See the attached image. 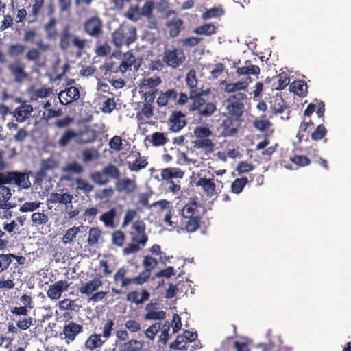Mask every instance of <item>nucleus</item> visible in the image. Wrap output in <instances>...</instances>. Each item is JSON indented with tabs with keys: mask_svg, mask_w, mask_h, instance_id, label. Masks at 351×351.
<instances>
[{
	"mask_svg": "<svg viewBox=\"0 0 351 351\" xmlns=\"http://www.w3.org/2000/svg\"><path fill=\"white\" fill-rule=\"evenodd\" d=\"M197 82L195 71L190 70L186 74V84L190 89L189 97L192 103L189 106L188 109L190 112L197 111L199 117H210L217 110L216 105L213 102H206L202 97L203 93L198 90Z\"/></svg>",
	"mask_w": 351,
	"mask_h": 351,
	"instance_id": "1",
	"label": "nucleus"
},
{
	"mask_svg": "<svg viewBox=\"0 0 351 351\" xmlns=\"http://www.w3.org/2000/svg\"><path fill=\"white\" fill-rule=\"evenodd\" d=\"M198 208L197 197H191L179 210L180 228L181 229L188 232H194L199 229L202 217L197 214Z\"/></svg>",
	"mask_w": 351,
	"mask_h": 351,
	"instance_id": "2",
	"label": "nucleus"
},
{
	"mask_svg": "<svg viewBox=\"0 0 351 351\" xmlns=\"http://www.w3.org/2000/svg\"><path fill=\"white\" fill-rule=\"evenodd\" d=\"M247 99V94L243 92H239L229 96L226 101L225 108L226 112L223 113V116H228L243 120L242 117Z\"/></svg>",
	"mask_w": 351,
	"mask_h": 351,
	"instance_id": "3",
	"label": "nucleus"
},
{
	"mask_svg": "<svg viewBox=\"0 0 351 351\" xmlns=\"http://www.w3.org/2000/svg\"><path fill=\"white\" fill-rule=\"evenodd\" d=\"M112 42L117 47L129 46L136 38V29L133 26H120L112 34Z\"/></svg>",
	"mask_w": 351,
	"mask_h": 351,
	"instance_id": "4",
	"label": "nucleus"
},
{
	"mask_svg": "<svg viewBox=\"0 0 351 351\" xmlns=\"http://www.w3.org/2000/svg\"><path fill=\"white\" fill-rule=\"evenodd\" d=\"M0 184H15L25 189L31 186L29 173L20 171L0 173Z\"/></svg>",
	"mask_w": 351,
	"mask_h": 351,
	"instance_id": "5",
	"label": "nucleus"
},
{
	"mask_svg": "<svg viewBox=\"0 0 351 351\" xmlns=\"http://www.w3.org/2000/svg\"><path fill=\"white\" fill-rule=\"evenodd\" d=\"M186 56L181 49H167L164 51L162 62L171 68L176 69L181 66L185 61Z\"/></svg>",
	"mask_w": 351,
	"mask_h": 351,
	"instance_id": "6",
	"label": "nucleus"
},
{
	"mask_svg": "<svg viewBox=\"0 0 351 351\" xmlns=\"http://www.w3.org/2000/svg\"><path fill=\"white\" fill-rule=\"evenodd\" d=\"M84 331L83 325L73 321H66L60 332V337L64 340L66 343L73 342L76 337Z\"/></svg>",
	"mask_w": 351,
	"mask_h": 351,
	"instance_id": "7",
	"label": "nucleus"
},
{
	"mask_svg": "<svg viewBox=\"0 0 351 351\" xmlns=\"http://www.w3.org/2000/svg\"><path fill=\"white\" fill-rule=\"evenodd\" d=\"M224 117L225 119L220 125L221 135L223 137H230L237 135L243 120L228 116Z\"/></svg>",
	"mask_w": 351,
	"mask_h": 351,
	"instance_id": "8",
	"label": "nucleus"
},
{
	"mask_svg": "<svg viewBox=\"0 0 351 351\" xmlns=\"http://www.w3.org/2000/svg\"><path fill=\"white\" fill-rule=\"evenodd\" d=\"M103 24L97 16H92L86 20L84 23V32L90 36L99 38L103 34Z\"/></svg>",
	"mask_w": 351,
	"mask_h": 351,
	"instance_id": "9",
	"label": "nucleus"
},
{
	"mask_svg": "<svg viewBox=\"0 0 351 351\" xmlns=\"http://www.w3.org/2000/svg\"><path fill=\"white\" fill-rule=\"evenodd\" d=\"M132 230L130 232L131 240L141 246H145L147 242L148 237L145 234V224L141 220H137L132 226Z\"/></svg>",
	"mask_w": 351,
	"mask_h": 351,
	"instance_id": "10",
	"label": "nucleus"
},
{
	"mask_svg": "<svg viewBox=\"0 0 351 351\" xmlns=\"http://www.w3.org/2000/svg\"><path fill=\"white\" fill-rule=\"evenodd\" d=\"M154 8V2L152 0H147L141 9H139L138 6H136L132 10L137 12L139 11V14L145 17L149 21V28L156 29L157 27V22L155 20L153 14Z\"/></svg>",
	"mask_w": 351,
	"mask_h": 351,
	"instance_id": "11",
	"label": "nucleus"
},
{
	"mask_svg": "<svg viewBox=\"0 0 351 351\" xmlns=\"http://www.w3.org/2000/svg\"><path fill=\"white\" fill-rule=\"evenodd\" d=\"M21 302L23 304L22 306H14L10 308L11 313L16 317L26 316L29 311L33 308V301L31 296L23 294L20 298Z\"/></svg>",
	"mask_w": 351,
	"mask_h": 351,
	"instance_id": "12",
	"label": "nucleus"
},
{
	"mask_svg": "<svg viewBox=\"0 0 351 351\" xmlns=\"http://www.w3.org/2000/svg\"><path fill=\"white\" fill-rule=\"evenodd\" d=\"M8 70L17 83H21L28 77V74L25 71V64L19 60L11 63L8 66Z\"/></svg>",
	"mask_w": 351,
	"mask_h": 351,
	"instance_id": "13",
	"label": "nucleus"
},
{
	"mask_svg": "<svg viewBox=\"0 0 351 351\" xmlns=\"http://www.w3.org/2000/svg\"><path fill=\"white\" fill-rule=\"evenodd\" d=\"M186 115L181 111H173L169 118V125L170 130L177 132L180 131L186 125Z\"/></svg>",
	"mask_w": 351,
	"mask_h": 351,
	"instance_id": "14",
	"label": "nucleus"
},
{
	"mask_svg": "<svg viewBox=\"0 0 351 351\" xmlns=\"http://www.w3.org/2000/svg\"><path fill=\"white\" fill-rule=\"evenodd\" d=\"M140 66L141 62H137L134 55L131 51H127L123 56L121 62L119 66V71L124 73L127 71H131L132 66L135 71H137Z\"/></svg>",
	"mask_w": 351,
	"mask_h": 351,
	"instance_id": "15",
	"label": "nucleus"
},
{
	"mask_svg": "<svg viewBox=\"0 0 351 351\" xmlns=\"http://www.w3.org/2000/svg\"><path fill=\"white\" fill-rule=\"evenodd\" d=\"M33 111L32 105L22 101L21 105L14 110L12 114L17 122L23 123L31 117Z\"/></svg>",
	"mask_w": 351,
	"mask_h": 351,
	"instance_id": "16",
	"label": "nucleus"
},
{
	"mask_svg": "<svg viewBox=\"0 0 351 351\" xmlns=\"http://www.w3.org/2000/svg\"><path fill=\"white\" fill-rule=\"evenodd\" d=\"M195 185L198 187H201L202 191L207 197H211L219 193L213 179L206 178L205 177L199 178L195 182Z\"/></svg>",
	"mask_w": 351,
	"mask_h": 351,
	"instance_id": "17",
	"label": "nucleus"
},
{
	"mask_svg": "<svg viewBox=\"0 0 351 351\" xmlns=\"http://www.w3.org/2000/svg\"><path fill=\"white\" fill-rule=\"evenodd\" d=\"M69 283L67 280H58L49 286L47 291V296L51 300L59 299L63 291L68 289Z\"/></svg>",
	"mask_w": 351,
	"mask_h": 351,
	"instance_id": "18",
	"label": "nucleus"
},
{
	"mask_svg": "<svg viewBox=\"0 0 351 351\" xmlns=\"http://www.w3.org/2000/svg\"><path fill=\"white\" fill-rule=\"evenodd\" d=\"M79 89L74 86L66 88L58 94L60 102L62 105H67L80 99Z\"/></svg>",
	"mask_w": 351,
	"mask_h": 351,
	"instance_id": "19",
	"label": "nucleus"
},
{
	"mask_svg": "<svg viewBox=\"0 0 351 351\" xmlns=\"http://www.w3.org/2000/svg\"><path fill=\"white\" fill-rule=\"evenodd\" d=\"M106 341L97 333H92L88 337L84 343V347L86 350L89 351H94L99 349Z\"/></svg>",
	"mask_w": 351,
	"mask_h": 351,
	"instance_id": "20",
	"label": "nucleus"
},
{
	"mask_svg": "<svg viewBox=\"0 0 351 351\" xmlns=\"http://www.w3.org/2000/svg\"><path fill=\"white\" fill-rule=\"evenodd\" d=\"M97 138V134L93 129L86 128L77 132L76 144L84 145L93 143Z\"/></svg>",
	"mask_w": 351,
	"mask_h": 351,
	"instance_id": "21",
	"label": "nucleus"
},
{
	"mask_svg": "<svg viewBox=\"0 0 351 351\" xmlns=\"http://www.w3.org/2000/svg\"><path fill=\"white\" fill-rule=\"evenodd\" d=\"M102 284L101 278L97 277L87 282L82 283L79 287L78 291L81 294L89 296L93 295V292L97 291Z\"/></svg>",
	"mask_w": 351,
	"mask_h": 351,
	"instance_id": "22",
	"label": "nucleus"
},
{
	"mask_svg": "<svg viewBox=\"0 0 351 351\" xmlns=\"http://www.w3.org/2000/svg\"><path fill=\"white\" fill-rule=\"evenodd\" d=\"M178 93L176 88H170L165 92H161L156 99L157 105L159 107L166 106L170 101L176 104Z\"/></svg>",
	"mask_w": 351,
	"mask_h": 351,
	"instance_id": "23",
	"label": "nucleus"
},
{
	"mask_svg": "<svg viewBox=\"0 0 351 351\" xmlns=\"http://www.w3.org/2000/svg\"><path fill=\"white\" fill-rule=\"evenodd\" d=\"M115 189L119 193L124 192L126 194H130L136 189V182L128 178H120L115 183Z\"/></svg>",
	"mask_w": 351,
	"mask_h": 351,
	"instance_id": "24",
	"label": "nucleus"
},
{
	"mask_svg": "<svg viewBox=\"0 0 351 351\" xmlns=\"http://www.w3.org/2000/svg\"><path fill=\"white\" fill-rule=\"evenodd\" d=\"M166 27L169 31V35L171 38L177 37L183 28L184 21L178 17H173L166 22Z\"/></svg>",
	"mask_w": 351,
	"mask_h": 351,
	"instance_id": "25",
	"label": "nucleus"
},
{
	"mask_svg": "<svg viewBox=\"0 0 351 351\" xmlns=\"http://www.w3.org/2000/svg\"><path fill=\"white\" fill-rule=\"evenodd\" d=\"M251 82V77H247L245 80L239 81L234 83H228L225 86L224 91L227 93H237L244 90L247 91L249 82Z\"/></svg>",
	"mask_w": 351,
	"mask_h": 351,
	"instance_id": "26",
	"label": "nucleus"
},
{
	"mask_svg": "<svg viewBox=\"0 0 351 351\" xmlns=\"http://www.w3.org/2000/svg\"><path fill=\"white\" fill-rule=\"evenodd\" d=\"M184 173L178 167H168L161 170L160 176L162 180L166 182L173 181V178L181 179L183 178Z\"/></svg>",
	"mask_w": 351,
	"mask_h": 351,
	"instance_id": "27",
	"label": "nucleus"
},
{
	"mask_svg": "<svg viewBox=\"0 0 351 351\" xmlns=\"http://www.w3.org/2000/svg\"><path fill=\"white\" fill-rule=\"evenodd\" d=\"M73 197L72 195L65 193H51L49 195V198L47 202L48 203L51 204H68L72 202Z\"/></svg>",
	"mask_w": 351,
	"mask_h": 351,
	"instance_id": "28",
	"label": "nucleus"
},
{
	"mask_svg": "<svg viewBox=\"0 0 351 351\" xmlns=\"http://www.w3.org/2000/svg\"><path fill=\"white\" fill-rule=\"evenodd\" d=\"M141 295V298H139L138 292L137 291H132L127 294L126 299L128 301L136 304H142L149 299V293L145 289L142 291Z\"/></svg>",
	"mask_w": 351,
	"mask_h": 351,
	"instance_id": "29",
	"label": "nucleus"
},
{
	"mask_svg": "<svg viewBox=\"0 0 351 351\" xmlns=\"http://www.w3.org/2000/svg\"><path fill=\"white\" fill-rule=\"evenodd\" d=\"M127 269L124 267H120L118 269L114 276V281L116 283L121 282L120 286L121 287H126L128 285L133 284L132 278H128L126 276Z\"/></svg>",
	"mask_w": 351,
	"mask_h": 351,
	"instance_id": "30",
	"label": "nucleus"
},
{
	"mask_svg": "<svg viewBox=\"0 0 351 351\" xmlns=\"http://www.w3.org/2000/svg\"><path fill=\"white\" fill-rule=\"evenodd\" d=\"M289 89L291 92L301 97H305L307 94V84L303 80L293 81L290 84Z\"/></svg>",
	"mask_w": 351,
	"mask_h": 351,
	"instance_id": "31",
	"label": "nucleus"
},
{
	"mask_svg": "<svg viewBox=\"0 0 351 351\" xmlns=\"http://www.w3.org/2000/svg\"><path fill=\"white\" fill-rule=\"evenodd\" d=\"M245 66L237 67L236 73L238 75H258L260 73V68L257 65H253L251 64L250 60L245 62Z\"/></svg>",
	"mask_w": 351,
	"mask_h": 351,
	"instance_id": "32",
	"label": "nucleus"
},
{
	"mask_svg": "<svg viewBox=\"0 0 351 351\" xmlns=\"http://www.w3.org/2000/svg\"><path fill=\"white\" fill-rule=\"evenodd\" d=\"M155 304L149 303L145 309L147 311V313L145 315V319L146 320H162L165 317V312L163 311H153V308Z\"/></svg>",
	"mask_w": 351,
	"mask_h": 351,
	"instance_id": "33",
	"label": "nucleus"
},
{
	"mask_svg": "<svg viewBox=\"0 0 351 351\" xmlns=\"http://www.w3.org/2000/svg\"><path fill=\"white\" fill-rule=\"evenodd\" d=\"M77 132L73 130H66L58 141V144L60 147H66L70 142L73 140L76 143Z\"/></svg>",
	"mask_w": 351,
	"mask_h": 351,
	"instance_id": "34",
	"label": "nucleus"
},
{
	"mask_svg": "<svg viewBox=\"0 0 351 351\" xmlns=\"http://www.w3.org/2000/svg\"><path fill=\"white\" fill-rule=\"evenodd\" d=\"M74 36H73L69 32V27H65L61 33L60 40V47L62 50H66L71 45V43H72V40Z\"/></svg>",
	"mask_w": 351,
	"mask_h": 351,
	"instance_id": "35",
	"label": "nucleus"
},
{
	"mask_svg": "<svg viewBox=\"0 0 351 351\" xmlns=\"http://www.w3.org/2000/svg\"><path fill=\"white\" fill-rule=\"evenodd\" d=\"M162 82L160 77H148L142 80L141 88L143 90H153Z\"/></svg>",
	"mask_w": 351,
	"mask_h": 351,
	"instance_id": "36",
	"label": "nucleus"
},
{
	"mask_svg": "<svg viewBox=\"0 0 351 351\" xmlns=\"http://www.w3.org/2000/svg\"><path fill=\"white\" fill-rule=\"evenodd\" d=\"M26 50V46L22 43L11 44L8 47V55L10 58H16L22 56Z\"/></svg>",
	"mask_w": 351,
	"mask_h": 351,
	"instance_id": "37",
	"label": "nucleus"
},
{
	"mask_svg": "<svg viewBox=\"0 0 351 351\" xmlns=\"http://www.w3.org/2000/svg\"><path fill=\"white\" fill-rule=\"evenodd\" d=\"M108 179L118 180L121 178V172L119 168L112 164H109L102 169Z\"/></svg>",
	"mask_w": 351,
	"mask_h": 351,
	"instance_id": "38",
	"label": "nucleus"
},
{
	"mask_svg": "<svg viewBox=\"0 0 351 351\" xmlns=\"http://www.w3.org/2000/svg\"><path fill=\"white\" fill-rule=\"evenodd\" d=\"M193 143L195 148L205 149L206 152H211L214 150L215 143L209 138L195 139Z\"/></svg>",
	"mask_w": 351,
	"mask_h": 351,
	"instance_id": "39",
	"label": "nucleus"
},
{
	"mask_svg": "<svg viewBox=\"0 0 351 351\" xmlns=\"http://www.w3.org/2000/svg\"><path fill=\"white\" fill-rule=\"evenodd\" d=\"M57 21L55 18L52 17L49 21L45 25L44 30L47 34V37L49 39H56L58 36V31L56 29Z\"/></svg>",
	"mask_w": 351,
	"mask_h": 351,
	"instance_id": "40",
	"label": "nucleus"
},
{
	"mask_svg": "<svg viewBox=\"0 0 351 351\" xmlns=\"http://www.w3.org/2000/svg\"><path fill=\"white\" fill-rule=\"evenodd\" d=\"M143 344L141 341L131 339L119 346V351H140Z\"/></svg>",
	"mask_w": 351,
	"mask_h": 351,
	"instance_id": "41",
	"label": "nucleus"
},
{
	"mask_svg": "<svg viewBox=\"0 0 351 351\" xmlns=\"http://www.w3.org/2000/svg\"><path fill=\"white\" fill-rule=\"evenodd\" d=\"M138 156L133 163L128 162V168L132 171H138L142 169L147 167L148 162L144 157H141L139 152H137Z\"/></svg>",
	"mask_w": 351,
	"mask_h": 351,
	"instance_id": "42",
	"label": "nucleus"
},
{
	"mask_svg": "<svg viewBox=\"0 0 351 351\" xmlns=\"http://www.w3.org/2000/svg\"><path fill=\"white\" fill-rule=\"evenodd\" d=\"M80 232V228L73 226L69 228L62 238V242L64 245H67L73 242L76 238L77 234Z\"/></svg>",
	"mask_w": 351,
	"mask_h": 351,
	"instance_id": "43",
	"label": "nucleus"
},
{
	"mask_svg": "<svg viewBox=\"0 0 351 351\" xmlns=\"http://www.w3.org/2000/svg\"><path fill=\"white\" fill-rule=\"evenodd\" d=\"M101 237V231L97 227L90 228L88 231L87 242L89 245L93 246L97 244Z\"/></svg>",
	"mask_w": 351,
	"mask_h": 351,
	"instance_id": "44",
	"label": "nucleus"
},
{
	"mask_svg": "<svg viewBox=\"0 0 351 351\" xmlns=\"http://www.w3.org/2000/svg\"><path fill=\"white\" fill-rule=\"evenodd\" d=\"M31 220L35 226H43L49 221V216L43 212H35L32 214Z\"/></svg>",
	"mask_w": 351,
	"mask_h": 351,
	"instance_id": "45",
	"label": "nucleus"
},
{
	"mask_svg": "<svg viewBox=\"0 0 351 351\" xmlns=\"http://www.w3.org/2000/svg\"><path fill=\"white\" fill-rule=\"evenodd\" d=\"M286 108H287V106L282 97L275 98L274 103L271 102L270 107L273 114L275 115L282 113Z\"/></svg>",
	"mask_w": 351,
	"mask_h": 351,
	"instance_id": "46",
	"label": "nucleus"
},
{
	"mask_svg": "<svg viewBox=\"0 0 351 351\" xmlns=\"http://www.w3.org/2000/svg\"><path fill=\"white\" fill-rule=\"evenodd\" d=\"M167 141V138L164 133L155 132L151 136L150 142L153 146L159 147L165 145Z\"/></svg>",
	"mask_w": 351,
	"mask_h": 351,
	"instance_id": "47",
	"label": "nucleus"
},
{
	"mask_svg": "<svg viewBox=\"0 0 351 351\" xmlns=\"http://www.w3.org/2000/svg\"><path fill=\"white\" fill-rule=\"evenodd\" d=\"M247 182L248 180L246 177L237 178L231 184V191L235 194L240 193L247 184Z\"/></svg>",
	"mask_w": 351,
	"mask_h": 351,
	"instance_id": "48",
	"label": "nucleus"
},
{
	"mask_svg": "<svg viewBox=\"0 0 351 351\" xmlns=\"http://www.w3.org/2000/svg\"><path fill=\"white\" fill-rule=\"evenodd\" d=\"M22 319H16L12 318L13 321H16V327L21 330H26L33 324L34 319L29 316H23Z\"/></svg>",
	"mask_w": 351,
	"mask_h": 351,
	"instance_id": "49",
	"label": "nucleus"
},
{
	"mask_svg": "<svg viewBox=\"0 0 351 351\" xmlns=\"http://www.w3.org/2000/svg\"><path fill=\"white\" fill-rule=\"evenodd\" d=\"M51 93L50 88L41 87L32 91L30 97L31 101L38 100L39 98H45Z\"/></svg>",
	"mask_w": 351,
	"mask_h": 351,
	"instance_id": "50",
	"label": "nucleus"
},
{
	"mask_svg": "<svg viewBox=\"0 0 351 351\" xmlns=\"http://www.w3.org/2000/svg\"><path fill=\"white\" fill-rule=\"evenodd\" d=\"M90 178L94 183L98 185H105L109 182V179L106 178L103 170L92 173Z\"/></svg>",
	"mask_w": 351,
	"mask_h": 351,
	"instance_id": "51",
	"label": "nucleus"
},
{
	"mask_svg": "<svg viewBox=\"0 0 351 351\" xmlns=\"http://www.w3.org/2000/svg\"><path fill=\"white\" fill-rule=\"evenodd\" d=\"M114 322L112 319H108L104 324L102 333L99 335L106 341L112 336Z\"/></svg>",
	"mask_w": 351,
	"mask_h": 351,
	"instance_id": "52",
	"label": "nucleus"
},
{
	"mask_svg": "<svg viewBox=\"0 0 351 351\" xmlns=\"http://www.w3.org/2000/svg\"><path fill=\"white\" fill-rule=\"evenodd\" d=\"M58 167L57 162L52 158H47L41 162V169L38 173V175H44L45 171H52Z\"/></svg>",
	"mask_w": 351,
	"mask_h": 351,
	"instance_id": "53",
	"label": "nucleus"
},
{
	"mask_svg": "<svg viewBox=\"0 0 351 351\" xmlns=\"http://www.w3.org/2000/svg\"><path fill=\"white\" fill-rule=\"evenodd\" d=\"M84 170L83 167L77 162L68 163L62 168L64 173H74L77 175L82 173Z\"/></svg>",
	"mask_w": 351,
	"mask_h": 351,
	"instance_id": "54",
	"label": "nucleus"
},
{
	"mask_svg": "<svg viewBox=\"0 0 351 351\" xmlns=\"http://www.w3.org/2000/svg\"><path fill=\"white\" fill-rule=\"evenodd\" d=\"M116 216V210L112 208L110 210L105 212L100 216V220L105 224L106 226H111L114 224V220Z\"/></svg>",
	"mask_w": 351,
	"mask_h": 351,
	"instance_id": "55",
	"label": "nucleus"
},
{
	"mask_svg": "<svg viewBox=\"0 0 351 351\" xmlns=\"http://www.w3.org/2000/svg\"><path fill=\"white\" fill-rule=\"evenodd\" d=\"M193 133L196 139L209 138L212 135V131L207 126H197Z\"/></svg>",
	"mask_w": 351,
	"mask_h": 351,
	"instance_id": "56",
	"label": "nucleus"
},
{
	"mask_svg": "<svg viewBox=\"0 0 351 351\" xmlns=\"http://www.w3.org/2000/svg\"><path fill=\"white\" fill-rule=\"evenodd\" d=\"M194 32L197 34L210 36L216 32V27L213 24H204L195 29Z\"/></svg>",
	"mask_w": 351,
	"mask_h": 351,
	"instance_id": "57",
	"label": "nucleus"
},
{
	"mask_svg": "<svg viewBox=\"0 0 351 351\" xmlns=\"http://www.w3.org/2000/svg\"><path fill=\"white\" fill-rule=\"evenodd\" d=\"M75 183L77 185L76 189L82 191L84 193L88 194L94 189V186L92 184L81 178L75 179Z\"/></svg>",
	"mask_w": 351,
	"mask_h": 351,
	"instance_id": "58",
	"label": "nucleus"
},
{
	"mask_svg": "<svg viewBox=\"0 0 351 351\" xmlns=\"http://www.w3.org/2000/svg\"><path fill=\"white\" fill-rule=\"evenodd\" d=\"M144 270L151 274L152 271L158 265V261L150 256H145L143 261Z\"/></svg>",
	"mask_w": 351,
	"mask_h": 351,
	"instance_id": "59",
	"label": "nucleus"
},
{
	"mask_svg": "<svg viewBox=\"0 0 351 351\" xmlns=\"http://www.w3.org/2000/svg\"><path fill=\"white\" fill-rule=\"evenodd\" d=\"M41 57V53L38 51V49L36 48H30L28 49L25 54V59L29 62H34L37 64V62L40 60Z\"/></svg>",
	"mask_w": 351,
	"mask_h": 351,
	"instance_id": "60",
	"label": "nucleus"
},
{
	"mask_svg": "<svg viewBox=\"0 0 351 351\" xmlns=\"http://www.w3.org/2000/svg\"><path fill=\"white\" fill-rule=\"evenodd\" d=\"M125 240V234L121 230H115L112 234V243L118 247L123 246Z\"/></svg>",
	"mask_w": 351,
	"mask_h": 351,
	"instance_id": "61",
	"label": "nucleus"
},
{
	"mask_svg": "<svg viewBox=\"0 0 351 351\" xmlns=\"http://www.w3.org/2000/svg\"><path fill=\"white\" fill-rule=\"evenodd\" d=\"M171 323L169 321H165L162 326L160 325V330L161 335H160V341L163 343H166L169 339V332L170 330Z\"/></svg>",
	"mask_w": 351,
	"mask_h": 351,
	"instance_id": "62",
	"label": "nucleus"
},
{
	"mask_svg": "<svg viewBox=\"0 0 351 351\" xmlns=\"http://www.w3.org/2000/svg\"><path fill=\"white\" fill-rule=\"evenodd\" d=\"M326 129L323 124H319L311 134V139L319 141L322 139L326 134Z\"/></svg>",
	"mask_w": 351,
	"mask_h": 351,
	"instance_id": "63",
	"label": "nucleus"
},
{
	"mask_svg": "<svg viewBox=\"0 0 351 351\" xmlns=\"http://www.w3.org/2000/svg\"><path fill=\"white\" fill-rule=\"evenodd\" d=\"M116 108V102L114 98H107L103 103L101 111L106 114L111 113Z\"/></svg>",
	"mask_w": 351,
	"mask_h": 351,
	"instance_id": "64",
	"label": "nucleus"
}]
</instances>
